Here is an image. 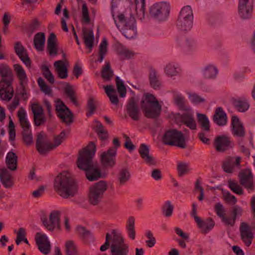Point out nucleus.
<instances>
[{
    "label": "nucleus",
    "instance_id": "4c0bfd02",
    "mask_svg": "<svg viewBox=\"0 0 255 255\" xmlns=\"http://www.w3.org/2000/svg\"><path fill=\"white\" fill-rule=\"evenodd\" d=\"M77 232L81 238L86 242L90 243L94 241V237L92 233L87 230L85 227L78 226L77 228Z\"/></svg>",
    "mask_w": 255,
    "mask_h": 255
},
{
    "label": "nucleus",
    "instance_id": "37998d69",
    "mask_svg": "<svg viewBox=\"0 0 255 255\" xmlns=\"http://www.w3.org/2000/svg\"><path fill=\"white\" fill-rule=\"evenodd\" d=\"M215 210L217 215L221 219L222 222L226 225V222L229 221L228 217L225 215V210L221 203H217L215 205ZM230 223L229 222H228Z\"/></svg>",
    "mask_w": 255,
    "mask_h": 255
},
{
    "label": "nucleus",
    "instance_id": "4d7b16f0",
    "mask_svg": "<svg viewBox=\"0 0 255 255\" xmlns=\"http://www.w3.org/2000/svg\"><path fill=\"white\" fill-rule=\"evenodd\" d=\"M0 75L2 78L12 77L11 71L6 64H0Z\"/></svg>",
    "mask_w": 255,
    "mask_h": 255
},
{
    "label": "nucleus",
    "instance_id": "5701e85b",
    "mask_svg": "<svg viewBox=\"0 0 255 255\" xmlns=\"http://www.w3.org/2000/svg\"><path fill=\"white\" fill-rule=\"evenodd\" d=\"M231 128L234 136L239 137L245 136L246 133L245 128L238 117L236 116L232 117Z\"/></svg>",
    "mask_w": 255,
    "mask_h": 255
},
{
    "label": "nucleus",
    "instance_id": "423d86ee",
    "mask_svg": "<svg viewBox=\"0 0 255 255\" xmlns=\"http://www.w3.org/2000/svg\"><path fill=\"white\" fill-rule=\"evenodd\" d=\"M193 14L190 6H184L181 10L176 21V27L180 31H190L193 26Z\"/></svg>",
    "mask_w": 255,
    "mask_h": 255
},
{
    "label": "nucleus",
    "instance_id": "338daca9",
    "mask_svg": "<svg viewBox=\"0 0 255 255\" xmlns=\"http://www.w3.org/2000/svg\"><path fill=\"white\" fill-rule=\"evenodd\" d=\"M113 236L112 233L110 234L109 233L106 234V241L104 245L101 246L100 251L101 252H104L106 251L109 247H110V241L112 240Z\"/></svg>",
    "mask_w": 255,
    "mask_h": 255
},
{
    "label": "nucleus",
    "instance_id": "473e14b6",
    "mask_svg": "<svg viewBox=\"0 0 255 255\" xmlns=\"http://www.w3.org/2000/svg\"><path fill=\"white\" fill-rule=\"evenodd\" d=\"M45 42V36L44 33L39 32L37 33L34 36V46L38 51L43 50Z\"/></svg>",
    "mask_w": 255,
    "mask_h": 255
},
{
    "label": "nucleus",
    "instance_id": "49530a36",
    "mask_svg": "<svg viewBox=\"0 0 255 255\" xmlns=\"http://www.w3.org/2000/svg\"><path fill=\"white\" fill-rule=\"evenodd\" d=\"M114 75V72L109 62H107L101 70V76L105 80H111Z\"/></svg>",
    "mask_w": 255,
    "mask_h": 255
},
{
    "label": "nucleus",
    "instance_id": "0eeeda50",
    "mask_svg": "<svg viewBox=\"0 0 255 255\" xmlns=\"http://www.w3.org/2000/svg\"><path fill=\"white\" fill-rule=\"evenodd\" d=\"M113 236L111 245V255H128L129 246L125 242L122 234L117 230H112Z\"/></svg>",
    "mask_w": 255,
    "mask_h": 255
},
{
    "label": "nucleus",
    "instance_id": "de8ad7c7",
    "mask_svg": "<svg viewBox=\"0 0 255 255\" xmlns=\"http://www.w3.org/2000/svg\"><path fill=\"white\" fill-rule=\"evenodd\" d=\"M95 131L99 138L102 141L106 140L109 137L108 131L104 128L100 122H97Z\"/></svg>",
    "mask_w": 255,
    "mask_h": 255
},
{
    "label": "nucleus",
    "instance_id": "4be33fe9",
    "mask_svg": "<svg viewBox=\"0 0 255 255\" xmlns=\"http://www.w3.org/2000/svg\"><path fill=\"white\" fill-rule=\"evenodd\" d=\"M35 239L39 250L44 255L49 254L51 246L47 237L45 235L37 233Z\"/></svg>",
    "mask_w": 255,
    "mask_h": 255
},
{
    "label": "nucleus",
    "instance_id": "7ed1b4c3",
    "mask_svg": "<svg viewBox=\"0 0 255 255\" xmlns=\"http://www.w3.org/2000/svg\"><path fill=\"white\" fill-rule=\"evenodd\" d=\"M66 133L65 130L61 132L54 138V144H52L47 139V135L43 132L38 133L37 135V139L35 146L38 152L42 155L47 154L55 147L59 145L66 138Z\"/></svg>",
    "mask_w": 255,
    "mask_h": 255
},
{
    "label": "nucleus",
    "instance_id": "7c9ffc66",
    "mask_svg": "<svg viewBox=\"0 0 255 255\" xmlns=\"http://www.w3.org/2000/svg\"><path fill=\"white\" fill-rule=\"evenodd\" d=\"M149 81L151 87L155 90H159L161 87V82L158 72L154 69H150L149 73Z\"/></svg>",
    "mask_w": 255,
    "mask_h": 255
},
{
    "label": "nucleus",
    "instance_id": "58836bf2",
    "mask_svg": "<svg viewBox=\"0 0 255 255\" xmlns=\"http://www.w3.org/2000/svg\"><path fill=\"white\" fill-rule=\"evenodd\" d=\"M218 73V69L213 65H208L202 70L203 77L207 79L215 78Z\"/></svg>",
    "mask_w": 255,
    "mask_h": 255
},
{
    "label": "nucleus",
    "instance_id": "6e6d98bb",
    "mask_svg": "<svg viewBox=\"0 0 255 255\" xmlns=\"http://www.w3.org/2000/svg\"><path fill=\"white\" fill-rule=\"evenodd\" d=\"M87 107V112L86 113V116L88 117H90L94 114L95 111L97 108L96 106V102L93 98H90L88 99Z\"/></svg>",
    "mask_w": 255,
    "mask_h": 255
},
{
    "label": "nucleus",
    "instance_id": "aec40b11",
    "mask_svg": "<svg viewBox=\"0 0 255 255\" xmlns=\"http://www.w3.org/2000/svg\"><path fill=\"white\" fill-rule=\"evenodd\" d=\"M233 146V143L228 136L219 135L215 139V148L218 151L224 152Z\"/></svg>",
    "mask_w": 255,
    "mask_h": 255
},
{
    "label": "nucleus",
    "instance_id": "79ce46f5",
    "mask_svg": "<svg viewBox=\"0 0 255 255\" xmlns=\"http://www.w3.org/2000/svg\"><path fill=\"white\" fill-rule=\"evenodd\" d=\"M135 4L136 15L142 20L145 17V0H135Z\"/></svg>",
    "mask_w": 255,
    "mask_h": 255
},
{
    "label": "nucleus",
    "instance_id": "9d476101",
    "mask_svg": "<svg viewBox=\"0 0 255 255\" xmlns=\"http://www.w3.org/2000/svg\"><path fill=\"white\" fill-rule=\"evenodd\" d=\"M170 4L167 2H160L151 5L149 9L150 16L159 22L167 19L170 12Z\"/></svg>",
    "mask_w": 255,
    "mask_h": 255
},
{
    "label": "nucleus",
    "instance_id": "c03bdc74",
    "mask_svg": "<svg viewBox=\"0 0 255 255\" xmlns=\"http://www.w3.org/2000/svg\"><path fill=\"white\" fill-rule=\"evenodd\" d=\"M164 71L168 76L171 77L179 74V68L177 64L169 63L165 67Z\"/></svg>",
    "mask_w": 255,
    "mask_h": 255
},
{
    "label": "nucleus",
    "instance_id": "dca6fc26",
    "mask_svg": "<svg viewBox=\"0 0 255 255\" xmlns=\"http://www.w3.org/2000/svg\"><path fill=\"white\" fill-rule=\"evenodd\" d=\"M253 0H239L238 13L243 19H248L252 17L253 10Z\"/></svg>",
    "mask_w": 255,
    "mask_h": 255
},
{
    "label": "nucleus",
    "instance_id": "bf43d9fd",
    "mask_svg": "<svg viewBox=\"0 0 255 255\" xmlns=\"http://www.w3.org/2000/svg\"><path fill=\"white\" fill-rule=\"evenodd\" d=\"M117 51L119 54L128 59L130 58L133 56V53L122 44H120L118 46Z\"/></svg>",
    "mask_w": 255,
    "mask_h": 255
},
{
    "label": "nucleus",
    "instance_id": "9b49d317",
    "mask_svg": "<svg viewBox=\"0 0 255 255\" xmlns=\"http://www.w3.org/2000/svg\"><path fill=\"white\" fill-rule=\"evenodd\" d=\"M107 188V183L105 180H101L91 186L89 193L90 202L94 205H97L103 199Z\"/></svg>",
    "mask_w": 255,
    "mask_h": 255
},
{
    "label": "nucleus",
    "instance_id": "a878e982",
    "mask_svg": "<svg viewBox=\"0 0 255 255\" xmlns=\"http://www.w3.org/2000/svg\"><path fill=\"white\" fill-rule=\"evenodd\" d=\"M82 36L85 46L89 49V52H91L94 47L95 41L94 33L93 29L86 27L83 28Z\"/></svg>",
    "mask_w": 255,
    "mask_h": 255
},
{
    "label": "nucleus",
    "instance_id": "680f3d73",
    "mask_svg": "<svg viewBox=\"0 0 255 255\" xmlns=\"http://www.w3.org/2000/svg\"><path fill=\"white\" fill-rule=\"evenodd\" d=\"M37 83L41 90L45 94L48 95L51 93V89L48 86L43 79L39 78L37 80Z\"/></svg>",
    "mask_w": 255,
    "mask_h": 255
},
{
    "label": "nucleus",
    "instance_id": "f03ea898",
    "mask_svg": "<svg viewBox=\"0 0 255 255\" xmlns=\"http://www.w3.org/2000/svg\"><path fill=\"white\" fill-rule=\"evenodd\" d=\"M54 188L56 192L63 198L73 197L77 192V186L70 174L64 171L55 178Z\"/></svg>",
    "mask_w": 255,
    "mask_h": 255
},
{
    "label": "nucleus",
    "instance_id": "20e7f679",
    "mask_svg": "<svg viewBox=\"0 0 255 255\" xmlns=\"http://www.w3.org/2000/svg\"><path fill=\"white\" fill-rule=\"evenodd\" d=\"M141 108L145 117L156 119L160 115L161 106L156 98L152 94L146 93L141 101Z\"/></svg>",
    "mask_w": 255,
    "mask_h": 255
},
{
    "label": "nucleus",
    "instance_id": "ddd939ff",
    "mask_svg": "<svg viewBox=\"0 0 255 255\" xmlns=\"http://www.w3.org/2000/svg\"><path fill=\"white\" fill-rule=\"evenodd\" d=\"M240 184L245 187L249 192H253L255 188L254 176L250 168L241 170L238 175Z\"/></svg>",
    "mask_w": 255,
    "mask_h": 255
},
{
    "label": "nucleus",
    "instance_id": "bb28decb",
    "mask_svg": "<svg viewBox=\"0 0 255 255\" xmlns=\"http://www.w3.org/2000/svg\"><path fill=\"white\" fill-rule=\"evenodd\" d=\"M68 62L66 59L65 62L63 60H58L54 63V66L57 73L58 77L62 79H66L68 76Z\"/></svg>",
    "mask_w": 255,
    "mask_h": 255
},
{
    "label": "nucleus",
    "instance_id": "3c124183",
    "mask_svg": "<svg viewBox=\"0 0 255 255\" xmlns=\"http://www.w3.org/2000/svg\"><path fill=\"white\" fill-rule=\"evenodd\" d=\"M229 188L235 194L242 195L243 194V190L237 181L235 180L230 179L228 181Z\"/></svg>",
    "mask_w": 255,
    "mask_h": 255
},
{
    "label": "nucleus",
    "instance_id": "e433bc0d",
    "mask_svg": "<svg viewBox=\"0 0 255 255\" xmlns=\"http://www.w3.org/2000/svg\"><path fill=\"white\" fill-rule=\"evenodd\" d=\"M14 70L17 76L20 81V84L24 87V85L27 83L28 79L26 73L23 67L19 64H15L13 65Z\"/></svg>",
    "mask_w": 255,
    "mask_h": 255
},
{
    "label": "nucleus",
    "instance_id": "603ef678",
    "mask_svg": "<svg viewBox=\"0 0 255 255\" xmlns=\"http://www.w3.org/2000/svg\"><path fill=\"white\" fill-rule=\"evenodd\" d=\"M235 108L240 112H244L248 110L250 105L248 102L242 100H235L233 102Z\"/></svg>",
    "mask_w": 255,
    "mask_h": 255
},
{
    "label": "nucleus",
    "instance_id": "c9c22d12",
    "mask_svg": "<svg viewBox=\"0 0 255 255\" xmlns=\"http://www.w3.org/2000/svg\"><path fill=\"white\" fill-rule=\"evenodd\" d=\"M126 230L128 237L132 240H134L135 238V218L133 216L128 218L126 224Z\"/></svg>",
    "mask_w": 255,
    "mask_h": 255
},
{
    "label": "nucleus",
    "instance_id": "b1692460",
    "mask_svg": "<svg viewBox=\"0 0 255 255\" xmlns=\"http://www.w3.org/2000/svg\"><path fill=\"white\" fill-rule=\"evenodd\" d=\"M138 152L144 162L149 166H156L157 164L155 158L149 154V148L147 145L142 143L138 148Z\"/></svg>",
    "mask_w": 255,
    "mask_h": 255
},
{
    "label": "nucleus",
    "instance_id": "a18cd8bd",
    "mask_svg": "<svg viewBox=\"0 0 255 255\" xmlns=\"http://www.w3.org/2000/svg\"><path fill=\"white\" fill-rule=\"evenodd\" d=\"M65 246L66 255H78L77 247L73 241H67Z\"/></svg>",
    "mask_w": 255,
    "mask_h": 255
},
{
    "label": "nucleus",
    "instance_id": "6ab92c4d",
    "mask_svg": "<svg viewBox=\"0 0 255 255\" xmlns=\"http://www.w3.org/2000/svg\"><path fill=\"white\" fill-rule=\"evenodd\" d=\"M127 113L129 117L134 121H138L141 116L138 103L134 97L129 99L126 105Z\"/></svg>",
    "mask_w": 255,
    "mask_h": 255
},
{
    "label": "nucleus",
    "instance_id": "09e8293b",
    "mask_svg": "<svg viewBox=\"0 0 255 255\" xmlns=\"http://www.w3.org/2000/svg\"><path fill=\"white\" fill-rule=\"evenodd\" d=\"M64 90L65 94L70 99L71 102L76 106H78L79 103L75 96V91L72 87L68 84L67 86L64 88Z\"/></svg>",
    "mask_w": 255,
    "mask_h": 255
},
{
    "label": "nucleus",
    "instance_id": "a211bd4d",
    "mask_svg": "<svg viewBox=\"0 0 255 255\" xmlns=\"http://www.w3.org/2000/svg\"><path fill=\"white\" fill-rule=\"evenodd\" d=\"M117 154V148L111 147L107 151L103 152L101 155V161L102 165L108 168H113L116 165V158Z\"/></svg>",
    "mask_w": 255,
    "mask_h": 255
},
{
    "label": "nucleus",
    "instance_id": "f3484780",
    "mask_svg": "<svg viewBox=\"0 0 255 255\" xmlns=\"http://www.w3.org/2000/svg\"><path fill=\"white\" fill-rule=\"evenodd\" d=\"M61 212L59 211H52L49 215V223L46 216L41 217L43 225L49 231H52L55 228H60V218Z\"/></svg>",
    "mask_w": 255,
    "mask_h": 255
},
{
    "label": "nucleus",
    "instance_id": "393cba45",
    "mask_svg": "<svg viewBox=\"0 0 255 255\" xmlns=\"http://www.w3.org/2000/svg\"><path fill=\"white\" fill-rule=\"evenodd\" d=\"M213 122L218 126L223 127L227 125L228 117L227 114L221 107H217L213 116Z\"/></svg>",
    "mask_w": 255,
    "mask_h": 255
},
{
    "label": "nucleus",
    "instance_id": "412c9836",
    "mask_svg": "<svg viewBox=\"0 0 255 255\" xmlns=\"http://www.w3.org/2000/svg\"><path fill=\"white\" fill-rule=\"evenodd\" d=\"M240 231L241 239L245 245L247 247L250 246L254 238V234L250 226L246 223H242L240 227Z\"/></svg>",
    "mask_w": 255,
    "mask_h": 255
},
{
    "label": "nucleus",
    "instance_id": "13d9d810",
    "mask_svg": "<svg viewBox=\"0 0 255 255\" xmlns=\"http://www.w3.org/2000/svg\"><path fill=\"white\" fill-rule=\"evenodd\" d=\"M188 98L193 104H200L204 103L205 99L195 93H188Z\"/></svg>",
    "mask_w": 255,
    "mask_h": 255
},
{
    "label": "nucleus",
    "instance_id": "5fc2aeb1",
    "mask_svg": "<svg viewBox=\"0 0 255 255\" xmlns=\"http://www.w3.org/2000/svg\"><path fill=\"white\" fill-rule=\"evenodd\" d=\"M173 211V206L171 205L170 201H166L162 207L163 214L167 217L172 216Z\"/></svg>",
    "mask_w": 255,
    "mask_h": 255
},
{
    "label": "nucleus",
    "instance_id": "c756f323",
    "mask_svg": "<svg viewBox=\"0 0 255 255\" xmlns=\"http://www.w3.org/2000/svg\"><path fill=\"white\" fill-rule=\"evenodd\" d=\"M0 180L6 188L11 187L13 184L12 176L5 168L0 169Z\"/></svg>",
    "mask_w": 255,
    "mask_h": 255
},
{
    "label": "nucleus",
    "instance_id": "72a5a7b5",
    "mask_svg": "<svg viewBox=\"0 0 255 255\" xmlns=\"http://www.w3.org/2000/svg\"><path fill=\"white\" fill-rule=\"evenodd\" d=\"M5 162L7 168L12 171L17 168V156L12 151L9 152L6 155Z\"/></svg>",
    "mask_w": 255,
    "mask_h": 255
},
{
    "label": "nucleus",
    "instance_id": "e2e57ef3",
    "mask_svg": "<svg viewBox=\"0 0 255 255\" xmlns=\"http://www.w3.org/2000/svg\"><path fill=\"white\" fill-rule=\"evenodd\" d=\"M31 110L33 114V116H40L44 114L43 108L38 103H33L32 104Z\"/></svg>",
    "mask_w": 255,
    "mask_h": 255
},
{
    "label": "nucleus",
    "instance_id": "c85d7f7f",
    "mask_svg": "<svg viewBox=\"0 0 255 255\" xmlns=\"http://www.w3.org/2000/svg\"><path fill=\"white\" fill-rule=\"evenodd\" d=\"M183 123L192 130H195L197 128V124L194 118L193 114L191 112H186L180 116Z\"/></svg>",
    "mask_w": 255,
    "mask_h": 255
},
{
    "label": "nucleus",
    "instance_id": "2eb2a0df",
    "mask_svg": "<svg viewBox=\"0 0 255 255\" xmlns=\"http://www.w3.org/2000/svg\"><path fill=\"white\" fill-rule=\"evenodd\" d=\"M12 77L2 78L0 82V97L3 101H10L13 96Z\"/></svg>",
    "mask_w": 255,
    "mask_h": 255
},
{
    "label": "nucleus",
    "instance_id": "6e6552de",
    "mask_svg": "<svg viewBox=\"0 0 255 255\" xmlns=\"http://www.w3.org/2000/svg\"><path fill=\"white\" fill-rule=\"evenodd\" d=\"M162 141L165 145L177 146L181 148L186 147L183 133L175 129L166 131L163 135Z\"/></svg>",
    "mask_w": 255,
    "mask_h": 255
},
{
    "label": "nucleus",
    "instance_id": "f257e3e1",
    "mask_svg": "<svg viewBox=\"0 0 255 255\" xmlns=\"http://www.w3.org/2000/svg\"><path fill=\"white\" fill-rule=\"evenodd\" d=\"M96 145L90 141L87 146L79 153L77 164L79 168L85 171V175L90 181L98 180L101 177L100 169L94 165L93 158L96 152Z\"/></svg>",
    "mask_w": 255,
    "mask_h": 255
},
{
    "label": "nucleus",
    "instance_id": "1a4fd4ad",
    "mask_svg": "<svg viewBox=\"0 0 255 255\" xmlns=\"http://www.w3.org/2000/svg\"><path fill=\"white\" fill-rule=\"evenodd\" d=\"M17 117L22 129L21 131L22 140L26 145L29 146L33 143V139L30 124L26 117V112L24 109L22 107L20 108L17 112Z\"/></svg>",
    "mask_w": 255,
    "mask_h": 255
},
{
    "label": "nucleus",
    "instance_id": "a19ab883",
    "mask_svg": "<svg viewBox=\"0 0 255 255\" xmlns=\"http://www.w3.org/2000/svg\"><path fill=\"white\" fill-rule=\"evenodd\" d=\"M130 174L127 168L121 169L118 174V179L121 185L125 184L130 179Z\"/></svg>",
    "mask_w": 255,
    "mask_h": 255
},
{
    "label": "nucleus",
    "instance_id": "0e129e2a",
    "mask_svg": "<svg viewBox=\"0 0 255 255\" xmlns=\"http://www.w3.org/2000/svg\"><path fill=\"white\" fill-rule=\"evenodd\" d=\"M33 121L35 126L36 127H39L44 125L46 121V118L45 114H43L40 116H33Z\"/></svg>",
    "mask_w": 255,
    "mask_h": 255
},
{
    "label": "nucleus",
    "instance_id": "ea45409f",
    "mask_svg": "<svg viewBox=\"0 0 255 255\" xmlns=\"http://www.w3.org/2000/svg\"><path fill=\"white\" fill-rule=\"evenodd\" d=\"M197 119L203 130L205 131L210 130V122L206 115L197 113Z\"/></svg>",
    "mask_w": 255,
    "mask_h": 255
},
{
    "label": "nucleus",
    "instance_id": "69168bd1",
    "mask_svg": "<svg viewBox=\"0 0 255 255\" xmlns=\"http://www.w3.org/2000/svg\"><path fill=\"white\" fill-rule=\"evenodd\" d=\"M177 169L178 172V175L181 177L187 172L188 164L186 163L178 162Z\"/></svg>",
    "mask_w": 255,
    "mask_h": 255
},
{
    "label": "nucleus",
    "instance_id": "2f4dec72",
    "mask_svg": "<svg viewBox=\"0 0 255 255\" xmlns=\"http://www.w3.org/2000/svg\"><path fill=\"white\" fill-rule=\"evenodd\" d=\"M56 41V35L54 33H51L48 38L47 45L49 54L51 56H55L57 54Z\"/></svg>",
    "mask_w": 255,
    "mask_h": 255
},
{
    "label": "nucleus",
    "instance_id": "4468645a",
    "mask_svg": "<svg viewBox=\"0 0 255 255\" xmlns=\"http://www.w3.org/2000/svg\"><path fill=\"white\" fill-rule=\"evenodd\" d=\"M59 104L56 105L55 111L61 122L67 125L73 123V114L70 109L60 100L57 101Z\"/></svg>",
    "mask_w": 255,
    "mask_h": 255
},
{
    "label": "nucleus",
    "instance_id": "864d4df0",
    "mask_svg": "<svg viewBox=\"0 0 255 255\" xmlns=\"http://www.w3.org/2000/svg\"><path fill=\"white\" fill-rule=\"evenodd\" d=\"M115 81L120 96L121 97H125L127 94V89L123 81L118 76L116 77Z\"/></svg>",
    "mask_w": 255,
    "mask_h": 255
},
{
    "label": "nucleus",
    "instance_id": "f8f14e48",
    "mask_svg": "<svg viewBox=\"0 0 255 255\" xmlns=\"http://www.w3.org/2000/svg\"><path fill=\"white\" fill-rule=\"evenodd\" d=\"M176 42L179 46L189 53L195 52L200 47L197 40L193 37L179 36L176 38Z\"/></svg>",
    "mask_w": 255,
    "mask_h": 255
},
{
    "label": "nucleus",
    "instance_id": "052dcab7",
    "mask_svg": "<svg viewBox=\"0 0 255 255\" xmlns=\"http://www.w3.org/2000/svg\"><path fill=\"white\" fill-rule=\"evenodd\" d=\"M174 102L176 105L180 109H184L185 108L186 100L184 96L181 94H178L175 96Z\"/></svg>",
    "mask_w": 255,
    "mask_h": 255
},
{
    "label": "nucleus",
    "instance_id": "cd10ccee",
    "mask_svg": "<svg viewBox=\"0 0 255 255\" xmlns=\"http://www.w3.org/2000/svg\"><path fill=\"white\" fill-rule=\"evenodd\" d=\"M243 213V210L242 207L238 205L233 206L230 210V217H228V221L226 222L227 226L233 227L234 226L237 218L241 217Z\"/></svg>",
    "mask_w": 255,
    "mask_h": 255
},
{
    "label": "nucleus",
    "instance_id": "39448f33",
    "mask_svg": "<svg viewBox=\"0 0 255 255\" xmlns=\"http://www.w3.org/2000/svg\"><path fill=\"white\" fill-rule=\"evenodd\" d=\"M119 22L122 24V33L128 39H131L135 37L137 34L136 21L131 13L128 15L124 13L119 14L118 16Z\"/></svg>",
    "mask_w": 255,
    "mask_h": 255
},
{
    "label": "nucleus",
    "instance_id": "f704fd0d",
    "mask_svg": "<svg viewBox=\"0 0 255 255\" xmlns=\"http://www.w3.org/2000/svg\"><path fill=\"white\" fill-rule=\"evenodd\" d=\"M198 227L202 230V232L206 234L211 231L215 226V223L211 218L207 219L205 221H203L200 218L199 222H196Z\"/></svg>",
    "mask_w": 255,
    "mask_h": 255
},
{
    "label": "nucleus",
    "instance_id": "8fccbe9b",
    "mask_svg": "<svg viewBox=\"0 0 255 255\" xmlns=\"http://www.w3.org/2000/svg\"><path fill=\"white\" fill-rule=\"evenodd\" d=\"M108 41L106 38L103 39L99 45L98 61L102 62L107 52Z\"/></svg>",
    "mask_w": 255,
    "mask_h": 255
},
{
    "label": "nucleus",
    "instance_id": "774afa93",
    "mask_svg": "<svg viewBox=\"0 0 255 255\" xmlns=\"http://www.w3.org/2000/svg\"><path fill=\"white\" fill-rule=\"evenodd\" d=\"M224 200L227 202L228 204H230L232 205H235L237 202V200L236 197L230 193L228 192L225 193L224 195Z\"/></svg>",
    "mask_w": 255,
    "mask_h": 255
}]
</instances>
